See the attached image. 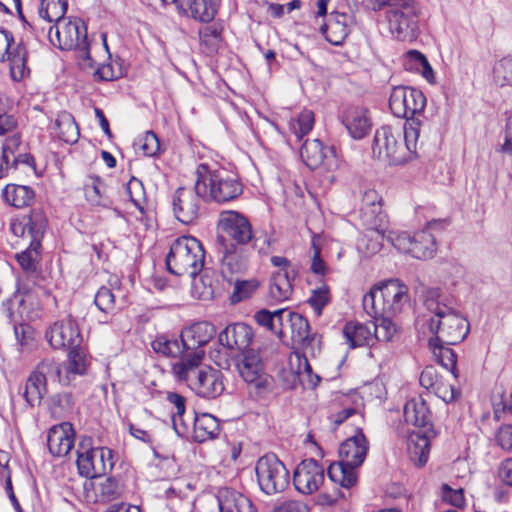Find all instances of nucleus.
I'll use <instances>...</instances> for the list:
<instances>
[{
    "mask_svg": "<svg viewBox=\"0 0 512 512\" xmlns=\"http://www.w3.org/2000/svg\"><path fill=\"white\" fill-rule=\"evenodd\" d=\"M50 346L54 349H74L80 347L82 336L76 320L68 315L54 322L45 333Z\"/></svg>",
    "mask_w": 512,
    "mask_h": 512,
    "instance_id": "nucleus-14",
    "label": "nucleus"
},
{
    "mask_svg": "<svg viewBox=\"0 0 512 512\" xmlns=\"http://www.w3.org/2000/svg\"><path fill=\"white\" fill-rule=\"evenodd\" d=\"M348 19L349 16L346 13H332L328 22L320 26L321 34L332 45H342L350 33Z\"/></svg>",
    "mask_w": 512,
    "mask_h": 512,
    "instance_id": "nucleus-28",
    "label": "nucleus"
},
{
    "mask_svg": "<svg viewBox=\"0 0 512 512\" xmlns=\"http://www.w3.org/2000/svg\"><path fill=\"white\" fill-rule=\"evenodd\" d=\"M50 131L65 143L73 144L79 138V128L71 113L62 111L57 115L54 123L50 126Z\"/></svg>",
    "mask_w": 512,
    "mask_h": 512,
    "instance_id": "nucleus-29",
    "label": "nucleus"
},
{
    "mask_svg": "<svg viewBox=\"0 0 512 512\" xmlns=\"http://www.w3.org/2000/svg\"><path fill=\"white\" fill-rule=\"evenodd\" d=\"M47 445L53 456H66L74 445L72 425L65 422L50 428L47 435Z\"/></svg>",
    "mask_w": 512,
    "mask_h": 512,
    "instance_id": "nucleus-24",
    "label": "nucleus"
},
{
    "mask_svg": "<svg viewBox=\"0 0 512 512\" xmlns=\"http://www.w3.org/2000/svg\"><path fill=\"white\" fill-rule=\"evenodd\" d=\"M404 417L407 423L420 428L419 431L433 428L431 421L432 413L422 397L407 401L404 407Z\"/></svg>",
    "mask_w": 512,
    "mask_h": 512,
    "instance_id": "nucleus-27",
    "label": "nucleus"
},
{
    "mask_svg": "<svg viewBox=\"0 0 512 512\" xmlns=\"http://www.w3.org/2000/svg\"><path fill=\"white\" fill-rule=\"evenodd\" d=\"M33 373L47 384L48 380L59 382L62 385H68L70 378L62 374V364L53 358L43 359L35 368Z\"/></svg>",
    "mask_w": 512,
    "mask_h": 512,
    "instance_id": "nucleus-34",
    "label": "nucleus"
},
{
    "mask_svg": "<svg viewBox=\"0 0 512 512\" xmlns=\"http://www.w3.org/2000/svg\"><path fill=\"white\" fill-rule=\"evenodd\" d=\"M378 294V286H374L362 299L364 311L374 320H378L379 316L385 315V312L381 310V306L377 305Z\"/></svg>",
    "mask_w": 512,
    "mask_h": 512,
    "instance_id": "nucleus-56",
    "label": "nucleus"
},
{
    "mask_svg": "<svg viewBox=\"0 0 512 512\" xmlns=\"http://www.w3.org/2000/svg\"><path fill=\"white\" fill-rule=\"evenodd\" d=\"M215 326L208 321L194 323V341L198 346L206 345L216 335Z\"/></svg>",
    "mask_w": 512,
    "mask_h": 512,
    "instance_id": "nucleus-57",
    "label": "nucleus"
},
{
    "mask_svg": "<svg viewBox=\"0 0 512 512\" xmlns=\"http://www.w3.org/2000/svg\"><path fill=\"white\" fill-rule=\"evenodd\" d=\"M496 441L502 449L512 452V425H502L496 433Z\"/></svg>",
    "mask_w": 512,
    "mask_h": 512,
    "instance_id": "nucleus-64",
    "label": "nucleus"
},
{
    "mask_svg": "<svg viewBox=\"0 0 512 512\" xmlns=\"http://www.w3.org/2000/svg\"><path fill=\"white\" fill-rule=\"evenodd\" d=\"M408 287L399 279H388L378 285L382 300L381 310L385 315H397L409 301Z\"/></svg>",
    "mask_w": 512,
    "mask_h": 512,
    "instance_id": "nucleus-16",
    "label": "nucleus"
},
{
    "mask_svg": "<svg viewBox=\"0 0 512 512\" xmlns=\"http://www.w3.org/2000/svg\"><path fill=\"white\" fill-rule=\"evenodd\" d=\"M287 276L273 273L270 279L269 294L276 301H283L289 298L292 293V284L286 280Z\"/></svg>",
    "mask_w": 512,
    "mask_h": 512,
    "instance_id": "nucleus-47",
    "label": "nucleus"
},
{
    "mask_svg": "<svg viewBox=\"0 0 512 512\" xmlns=\"http://www.w3.org/2000/svg\"><path fill=\"white\" fill-rule=\"evenodd\" d=\"M366 236L372 240V243L370 246H368V248L373 253L379 251L383 246V241L387 239V241L390 242L400 252L410 254L413 234H410L406 231H390L388 235H386L382 230L369 229Z\"/></svg>",
    "mask_w": 512,
    "mask_h": 512,
    "instance_id": "nucleus-25",
    "label": "nucleus"
},
{
    "mask_svg": "<svg viewBox=\"0 0 512 512\" xmlns=\"http://www.w3.org/2000/svg\"><path fill=\"white\" fill-rule=\"evenodd\" d=\"M314 125V114L311 110H303L296 119L290 122V129L301 141L302 138L307 135L313 128Z\"/></svg>",
    "mask_w": 512,
    "mask_h": 512,
    "instance_id": "nucleus-48",
    "label": "nucleus"
},
{
    "mask_svg": "<svg viewBox=\"0 0 512 512\" xmlns=\"http://www.w3.org/2000/svg\"><path fill=\"white\" fill-rule=\"evenodd\" d=\"M191 239V236L184 235L177 238L171 245L166 257V266L170 273L182 275L187 267L192 266V263H190L191 247L189 245Z\"/></svg>",
    "mask_w": 512,
    "mask_h": 512,
    "instance_id": "nucleus-23",
    "label": "nucleus"
},
{
    "mask_svg": "<svg viewBox=\"0 0 512 512\" xmlns=\"http://www.w3.org/2000/svg\"><path fill=\"white\" fill-rule=\"evenodd\" d=\"M392 316L393 315L379 316V319L372 323L376 340L387 342L392 339L396 332V326L391 320Z\"/></svg>",
    "mask_w": 512,
    "mask_h": 512,
    "instance_id": "nucleus-51",
    "label": "nucleus"
},
{
    "mask_svg": "<svg viewBox=\"0 0 512 512\" xmlns=\"http://www.w3.org/2000/svg\"><path fill=\"white\" fill-rule=\"evenodd\" d=\"M94 303L104 313H109L115 308V296L111 289L102 286L96 293Z\"/></svg>",
    "mask_w": 512,
    "mask_h": 512,
    "instance_id": "nucleus-58",
    "label": "nucleus"
},
{
    "mask_svg": "<svg viewBox=\"0 0 512 512\" xmlns=\"http://www.w3.org/2000/svg\"><path fill=\"white\" fill-rule=\"evenodd\" d=\"M48 38L59 49H76L83 60H91L87 27L82 19L77 17L64 18L59 23L49 27Z\"/></svg>",
    "mask_w": 512,
    "mask_h": 512,
    "instance_id": "nucleus-7",
    "label": "nucleus"
},
{
    "mask_svg": "<svg viewBox=\"0 0 512 512\" xmlns=\"http://www.w3.org/2000/svg\"><path fill=\"white\" fill-rule=\"evenodd\" d=\"M5 202L16 208L30 205L34 198V191L23 185L8 184L2 191Z\"/></svg>",
    "mask_w": 512,
    "mask_h": 512,
    "instance_id": "nucleus-35",
    "label": "nucleus"
},
{
    "mask_svg": "<svg viewBox=\"0 0 512 512\" xmlns=\"http://www.w3.org/2000/svg\"><path fill=\"white\" fill-rule=\"evenodd\" d=\"M242 362L238 365L240 375L249 386L250 396L262 399L271 391L272 378L264 372L260 356L254 351L242 354Z\"/></svg>",
    "mask_w": 512,
    "mask_h": 512,
    "instance_id": "nucleus-10",
    "label": "nucleus"
},
{
    "mask_svg": "<svg viewBox=\"0 0 512 512\" xmlns=\"http://www.w3.org/2000/svg\"><path fill=\"white\" fill-rule=\"evenodd\" d=\"M190 332H192V327H187L182 331L180 340L169 339L165 335H160L151 343L156 353H161L167 357L180 358L172 366V371L179 380H187L189 372L192 370V354L186 352L189 350V346L184 338Z\"/></svg>",
    "mask_w": 512,
    "mask_h": 512,
    "instance_id": "nucleus-9",
    "label": "nucleus"
},
{
    "mask_svg": "<svg viewBox=\"0 0 512 512\" xmlns=\"http://www.w3.org/2000/svg\"><path fill=\"white\" fill-rule=\"evenodd\" d=\"M216 498L220 512H257L251 499L233 487H220Z\"/></svg>",
    "mask_w": 512,
    "mask_h": 512,
    "instance_id": "nucleus-21",
    "label": "nucleus"
},
{
    "mask_svg": "<svg viewBox=\"0 0 512 512\" xmlns=\"http://www.w3.org/2000/svg\"><path fill=\"white\" fill-rule=\"evenodd\" d=\"M196 382L194 392L203 398H215L224 390L220 370L211 366L200 367L194 371Z\"/></svg>",
    "mask_w": 512,
    "mask_h": 512,
    "instance_id": "nucleus-20",
    "label": "nucleus"
},
{
    "mask_svg": "<svg viewBox=\"0 0 512 512\" xmlns=\"http://www.w3.org/2000/svg\"><path fill=\"white\" fill-rule=\"evenodd\" d=\"M28 51L21 41L14 45L12 32L0 28V62H9L13 80L21 81L30 70L27 67Z\"/></svg>",
    "mask_w": 512,
    "mask_h": 512,
    "instance_id": "nucleus-11",
    "label": "nucleus"
},
{
    "mask_svg": "<svg viewBox=\"0 0 512 512\" xmlns=\"http://www.w3.org/2000/svg\"><path fill=\"white\" fill-rule=\"evenodd\" d=\"M325 479L324 468L315 459L302 460L293 472L295 489L304 495L316 492Z\"/></svg>",
    "mask_w": 512,
    "mask_h": 512,
    "instance_id": "nucleus-15",
    "label": "nucleus"
},
{
    "mask_svg": "<svg viewBox=\"0 0 512 512\" xmlns=\"http://www.w3.org/2000/svg\"><path fill=\"white\" fill-rule=\"evenodd\" d=\"M220 0H194V19L211 22L219 6Z\"/></svg>",
    "mask_w": 512,
    "mask_h": 512,
    "instance_id": "nucleus-52",
    "label": "nucleus"
},
{
    "mask_svg": "<svg viewBox=\"0 0 512 512\" xmlns=\"http://www.w3.org/2000/svg\"><path fill=\"white\" fill-rule=\"evenodd\" d=\"M24 303L25 299L19 295L18 291L2 303V307L10 323L18 324L22 321L21 308Z\"/></svg>",
    "mask_w": 512,
    "mask_h": 512,
    "instance_id": "nucleus-49",
    "label": "nucleus"
},
{
    "mask_svg": "<svg viewBox=\"0 0 512 512\" xmlns=\"http://www.w3.org/2000/svg\"><path fill=\"white\" fill-rule=\"evenodd\" d=\"M216 242L222 255L221 272L225 278L245 273L256 248L262 255L271 252V239L266 237L263 244L258 246L251 222L244 214L234 210L220 212Z\"/></svg>",
    "mask_w": 512,
    "mask_h": 512,
    "instance_id": "nucleus-1",
    "label": "nucleus"
},
{
    "mask_svg": "<svg viewBox=\"0 0 512 512\" xmlns=\"http://www.w3.org/2000/svg\"><path fill=\"white\" fill-rule=\"evenodd\" d=\"M343 335L351 348L369 346L373 343L374 330L359 322H347L343 328Z\"/></svg>",
    "mask_w": 512,
    "mask_h": 512,
    "instance_id": "nucleus-30",
    "label": "nucleus"
},
{
    "mask_svg": "<svg viewBox=\"0 0 512 512\" xmlns=\"http://www.w3.org/2000/svg\"><path fill=\"white\" fill-rule=\"evenodd\" d=\"M342 123L355 140L363 139L372 129L370 111L363 106L348 107L343 113Z\"/></svg>",
    "mask_w": 512,
    "mask_h": 512,
    "instance_id": "nucleus-19",
    "label": "nucleus"
},
{
    "mask_svg": "<svg viewBox=\"0 0 512 512\" xmlns=\"http://www.w3.org/2000/svg\"><path fill=\"white\" fill-rule=\"evenodd\" d=\"M426 106V97L419 89L408 86L393 87L389 97V107L399 118H405L403 136L406 148L415 152L418 149L420 130L424 124L420 118Z\"/></svg>",
    "mask_w": 512,
    "mask_h": 512,
    "instance_id": "nucleus-3",
    "label": "nucleus"
},
{
    "mask_svg": "<svg viewBox=\"0 0 512 512\" xmlns=\"http://www.w3.org/2000/svg\"><path fill=\"white\" fill-rule=\"evenodd\" d=\"M442 500L456 508L465 506L464 491L462 488L453 489L448 484L441 486Z\"/></svg>",
    "mask_w": 512,
    "mask_h": 512,
    "instance_id": "nucleus-59",
    "label": "nucleus"
},
{
    "mask_svg": "<svg viewBox=\"0 0 512 512\" xmlns=\"http://www.w3.org/2000/svg\"><path fill=\"white\" fill-rule=\"evenodd\" d=\"M123 493L122 485L113 477H107L96 488L98 501L108 503L118 499Z\"/></svg>",
    "mask_w": 512,
    "mask_h": 512,
    "instance_id": "nucleus-45",
    "label": "nucleus"
},
{
    "mask_svg": "<svg viewBox=\"0 0 512 512\" xmlns=\"http://www.w3.org/2000/svg\"><path fill=\"white\" fill-rule=\"evenodd\" d=\"M289 329L291 339L303 347L309 345L315 338L310 332V324L308 320L301 314L293 312L285 308V316H283V337Z\"/></svg>",
    "mask_w": 512,
    "mask_h": 512,
    "instance_id": "nucleus-22",
    "label": "nucleus"
},
{
    "mask_svg": "<svg viewBox=\"0 0 512 512\" xmlns=\"http://www.w3.org/2000/svg\"><path fill=\"white\" fill-rule=\"evenodd\" d=\"M67 8V0H41L38 14L47 22L57 24L65 18Z\"/></svg>",
    "mask_w": 512,
    "mask_h": 512,
    "instance_id": "nucleus-40",
    "label": "nucleus"
},
{
    "mask_svg": "<svg viewBox=\"0 0 512 512\" xmlns=\"http://www.w3.org/2000/svg\"><path fill=\"white\" fill-rule=\"evenodd\" d=\"M126 191L130 198V201L137 208L142 209V203L144 202L145 199L143 183L139 179L132 177L127 183Z\"/></svg>",
    "mask_w": 512,
    "mask_h": 512,
    "instance_id": "nucleus-60",
    "label": "nucleus"
},
{
    "mask_svg": "<svg viewBox=\"0 0 512 512\" xmlns=\"http://www.w3.org/2000/svg\"><path fill=\"white\" fill-rule=\"evenodd\" d=\"M140 148L145 156L154 157L160 152V141L153 131H147L139 140Z\"/></svg>",
    "mask_w": 512,
    "mask_h": 512,
    "instance_id": "nucleus-62",
    "label": "nucleus"
},
{
    "mask_svg": "<svg viewBox=\"0 0 512 512\" xmlns=\"http://www.w3.org/2000/svg\"><path fill=\"white\" fill-rule=\"evenodd\" d=\"M300 156L305 165L312 170L320 166L330 170L337 165L334 147L324 146L319 139H307L301 146Z\"/></svg>",
    "mask_w": 512,
    "mask_h": 512,
    "instance_id": "nucleus-17",
    "label": "nucleus"
},
{
    "mask_svg": "<svg viewBox=\"0 0 512 512\" xmlns=\"http://www.w3.org/2000/svg\"><path fill=\"white\" fill-rule=\"evenodd\" d=\"M420 385L426 389H434L439 383V376L434 366H426L419 377Z\"/></svg>",
    "mask_w": 512,
    "mask_h": 512,
    "instance_id": "nucleus-63",
    "label": "nucleus"
},
{
    "mask_svg": "<svg viewBox=\"0 0 512 512\" xmlns=\"http://www.w3.org/2000/svg\"><path fill=\"white\" fill-rule=\"evenodd\" d=\"M428 344L436 361L458 378L457 354L450 348L451 345H446L442 341L434 342L433 337L429 339Z\"/></svg>",
    "mask_w": 512,
    "mask_h": 512,
    "instance_id": "nucleus-33",
    "label": "nucleus"
},
{
    "mask_svg": "<svg viewBox=\"0 0 512 512\" xmlns=\"http://www.w3.org/2000/svg\"><path fill=\"white\" fill-rule=\"evenodd\" d=\"M372 148L379 157L384 154L395 165L405 164L418 156L417 149L411 152L405 144L402 147L390 126H382L376 130Z\"/></svg>",
    "mask_w": 512,
    "mask_h": 512,
    "instance_id": "nucleus-13",
    "label": "nucleus"
},
{
    "mask_svg": "<svg viewBox=\"0 0 512 512\" xmlns=\"http://www.w3.org/2000/svg\"><path fill=\"white\" fill-rule=\"evenodd\" d=\"M424 305L433 314L425 319L424 325L434 335V342L456 345L467 337L470 331L468 320L443 302L440 288L426 289Z\"/></svg>",
    "mask_w": 512,
    "mask_h": 512,
    "instance_id": "nucleus-2",
    "label": "nucleus"
},
{
    "mask_svg": "<svg viewBox=\"0 0 512 512\" xmlns=\"http://www.w3.org/2000/svg\"><path fill=\"white\" fill-rule=\"evenodd\" d=\"M77 467L79 474L93 479L106 475L114 466L113 451L107 447L77 450Z\"/></svg>",
    "mask_w": 512,
    "mask_h": 512,
    "instance_id": "nucleus-12",
    "label": "nucleus"
},
{
    "mask_svg": "<svg viewBox=\"0 0 512 512\" xmlns=\"http://www.w3.org/2000/svg\"><path fill=\"white\" fill-rule=\"evenodd\" d=\"M68 364L65 367V375H83L86 372V359L83 352L78 348L68 349Z\"/></svg>",
    "mask_w": 512,
    "mask_h": 512,
    "instance_id": "nucleus-54",
    "label": "nucleus"
},
{
    "mask_svg": "<svg viewBox=\"0 0 512 512\" xmlns=\"http://www.w3.org/2000/svg\"><path fill=\"white\" fill-rule=\"evenodd\" d=\"M194 192L204 200L225 203L242 194V185L234 178L223 177L207 163H201L196 169Z\"/></svg>",
    "mask_w": 512,
    "mask_h": 512,
    "instance_id": "nucleus-5",
    "label": "nucleus"
},
{
    "mask_svg": "<svg viewBox=\"0 0 512 512\" xmlns=\"http://www.w3.org/2000/svg\"><path fill=\"white\" fill-rule=\"evenodd\" d=\"M260 287L257 279L239 280L234 282V290L230 295V303L235 305L250 299Z\"/></svg>",
    "mask_w": 512,
    "mask_h": 512,
    "instance_id": "nucleus-43",
    "label": "nucleus"
},
{
    "mask_svg": "<svg viewBox=\"0 0 512 512\" xmlns=\"http://www.w3.org/2000/svg\"><path fill=\"white\" fill-rule=\"evenodd\" d=\"M368 449V441L362 429L358 428L355 435L340 445V460L329 465L327 475L330 481L346 489L354 486L358 480L356 469L363 464Z\"/></svg>",
    "mask_w": 512,
    "mask_h": 512,
    "instance_id": "nucleus-4",
    "label": "nucleus"
},
{
    "mask_svg": "<svg viewBox=\"0 0 512 512\" xmlns=\"http://www.w3.org/2000/svg\"><path fill=\"white\" fill-rule=\"evenodd\" d=\"M283 316H285V308L274 312L261 309L255 313L254 318L257 324L274 332L279 338H283Z\"/></svg>",
    "mask_w": 512,
    "mask_h": 512,
    "instance_id": "nucleus-36",
    "label": "nucleus"
},
{
    "mask_svg": "<svg viewBox=\"0 0 512 512\" xmlns=\"http://www.w3.org/2000/svg\"><path fill=\"white\" fill-rule=\"evenodd\" d=\"M86 200L94 206L109 207L112 200L106 195L105 184L99 177H92L91 184L85 185Z\"/></svg>",
    "mask_w": 512,
    "mask_h": 512,
    "instance_id": "nucleus-41",
    "label": "nucleus"
},
{
    "mask_svg": "<svg viewBox=\"0 0 512 512\" xmlns=\"http://www.w3.org/2000/svg\"><path fill=\"white\" fill-rule=\"evenodd\" d=\"M74 398L69 392L58 393L50 396L47 400L48 410L56 419H62L72 413Z\"/></svg>",
    "mask_w": 512,
    "mask_h": 512,
    "instance_id": "nucleus-37",
    "label": "nucleus"
},
{
    "mask_svg": "<svg viewBox=\"0 0 512 512\" xmlns=\"http://www.w3.org/2000/svg\"><path fill=\"white\" fill-rule=\"evenodd\" d=\"M410 248V255L416 259L431 258L436 251L435 238L429 229L415 232Z\"/></svg>",
    "mask_w": 512,
    "mask_h": 512,
    "instance_id": "nucleus-31",
    "label": "nucleus"
},
{
    "mask_svg": "<svg viewBox=\"0 0 512 512\" xmlns=\"http://www.w3.org/2000/svg\"><path fill=\"white\" fill-rule=\"evenodd\" d=\"M382 198L379 196L378 192L374 189L366 190L362 197V207L361 210L364 214H370L374 217H379V220L382 221Z\"/></svg>",
    "mask_w": 512,
    "mask_h": 512,
    "instance_id": "nucleus-50",
    "label": "nucleus"
},
{
    "mask_svg": "<svg viewBox=\"0 0 512 512\" xmlns=\"http://www.w3.org/2000/svg\"><path fill=\"white\" fill-rule=\"evenodd\" d=\"M493 81L497 86H512V56L503 57L493 67Z\"/></svg>",
    "mask_w": 512,
    "mask_h": 512,
    "instance_id": "nucleus-46",
    "label": "nucleus"
},
{
    "mask_svg": "<svg viewBox=\"0 0 512 512\" xmlns=\"http://www.w3.org/2000/svg\"><path fill=\"white\" fill-rule=\"evenodd\" d=\"M254 337L253 329L246 323H231L218 335L219 343L229 349L237 350L243 353L251 351L249 348Z\"/></svg>",
    "mask_w": 512,
    "mask_h": 512,
    "instance_id": "nucleus-18",
    "label": "nucleus"
},
{
    "mask_svg": "<svg viewBox=\"0 0 512 512\" xmlns=\"http://www.w3.org/2000/svg\"><path fill=\"white\" fill-rule=\"evenodd\" d=\"M422 6L416 0H393L389 2L386 17L389 30L400 41H414L419 35Z\"/></svg>",
    "mask_w": 512,
    "mask_h": 512,
    "instance_id": "nucleus-6",
    "label": "nucleus"
},
{
    "mask_svg": "<svg viewBox=\"0 0 512 512\" xmlns=\"http://www.w3.org/2000/svg\"><path fill=\"white\" fill-rule=\"evenodd\" d=\"M294 356L297 360L296 373L302 377V381L306 379L309 386L311 388H315L321 378L317 374L313 373L312 367L304 354L294 352Z\"/></svg>",
    "mask_w": 512,
    "mask_h": 512,
    "instance_id": "nucleus-53",
    "label": "nucleus"
},
{
    "mask_svg": "<svg viewBox=\"0 0 512 512\" xmlns=\"http://www.w3.org/2000/svg\"><path fill=\"white\" fill-rule=\"evenodd\" d=\"M329 301V289L325 285L313 290L312 295L308 299V303L318 316L322 314L323 308L329 303Z\"/></svg>",
    "mask_w": 512,
    "mask_h": 512,
    "instance_id": "nucleus-61",
    "label": "nucleus"
},
{
    "mask_svg": "<svg viewBox=\"0 0 512 512\" xmlns=\"http://www.w3.org/2000/svg\"><path fill=\"white\" fill-rule=\"evenodd\" d=\"M260 490L266 495L283 492L289 484V471L273 453L260 457L255 465Z\"/></svg>",
    "mask_w": 512,
    "mask_h": 512,
    "instance_id": "nucleus-8",
    "label": "nucleus"
},
{
    "mask_svg": "<svg viewBox=\"0 0 512 512\" xmlns=\"http://www.w3.org/2000/svg\"><path fill=\"white\" fill-rule=\"evenodd\" d=\"M46 393L47 384L32 372L25 383L23 391L25 401L30 407L38 406L41 404Z\"/></svg>",
    "mask_w": 512,
    "mask_h": 512,
    "instance_id": "nucleus-39",
    "label": "nucleus"
},
{
    "mask_svg": "<svg viewBox=\"0 0 512 512\" xmlns=\"http://www.w3.org/2000/svg\"><path fill=\"white\" fill-rule=\"evenodd\" d=\"M47 226V219L40 209H34L24 224V229L31 236V242L35 247H41V239Z\"/></svg>",
    "mask_w": 512,
    "mask_h": 512,
    "instance_id": "nucleus-38",
    "label": "nucleus"
},
{
    "mask_svg": "<svg viewBox=\"0 0 512 512\" xmlns=\"http://www.w3.org/2000/svg\"><path fill=\"white\" fill-rule=\"evenodd\" d=\"M436 436L434 428L426 431H417L411 434L408 440V454L410 460L418 467L424 466L429 458L430 442Z\"/></svg>",
    "mask_w": 512,
    "mask_h": 512,
    "instance_id": "nucleus-26",
    "label": "nucleus"
},
{
    "mask_svg": "<svg viewBox=\"0 0 512 512\" xmlns=\"http://www.w3.org/2000/svg\"><path fill=\"white\" fill-rule=\"evenodd\" d=\"M198 34L204 53L210 55L217 51L221 39V29L218 25L215 23L206 25L199 29Z\"/></svg>",
    "mask_w": 512,
    "mask_h": 512,
    "instance_id": "nucleus-42",
    "label": "nucleus"
},
{
    "mask_svg": "<svg viewBox=\"0 0 512 512\" xmlns=\"http://www.w3.org/2000/svg\"><path fill=\"white\" fill-rule=\"evenodd\" d=\"M220 431L218 420L211 414H195L194 417V442L202 443L215 439Z\"/></svg>",
    "mask_w": 512,
    "mask_h": 512,
    "instance_id": "nucleus-32",
    "label": "nucleus"
},
{
    "mask_svg": "<svg viewBox=\"0 0 512 512\" xmlns=\"http://www.w3.org/2000/svg\"><path fill=\"white\" fill-rule=\"evenodd\" d=\"M39 249L40 247L33 246V243L31 242L30 246L25 251L16 255V259L24 271L28 273L36 272Z\"/></svg>",
    "mask_w": 512,
    "mask_h": 512,
    "instance_id": "nucleus-55",
    "label": "nucleus"
},
{
    "mask_svg": "<svg viewBox=\"0 0 512 512\" xmlns=\"http://www.w3.org/2000/svg\"><path fill=\"white\" fill-rule=\"evenodd\" d=\"M197 261L194 260V298L209 301L214 296L213 279L207 272L197 276Z\"/></svg>",
    "mask_w": 512,
    "mask_h": 512,
    "instance_id": "nucleus-44",
    "label": "nucleus"
}]
</instances>
